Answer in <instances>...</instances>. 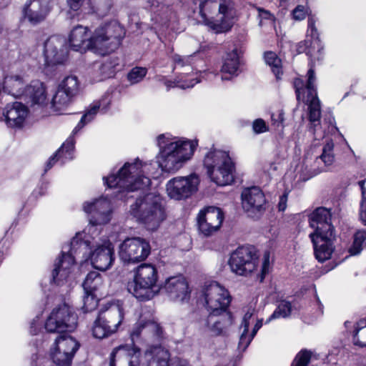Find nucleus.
Instances as JSON below:
<instances>
[{"instance_id": "f257e3e1", "label": "nucleus", "mask_w": 366, "mask_h": 366, "mask_svg": "<svg viewBox=\"0 0 366 366\" xmlns=\"http://www.w3.org/2000/svg\"><path fill=\"white\" fill-rule=\"evenodd\" d=\"M159 152V167L163 172L174 173L180 169L194 154L197 146L196 140L160 134L157 137Z\"/></svg>"}, {"instance_id": "f03ea898", "label": "nucleus", "mask_w": 366, "mask_h": 366, "mask_svg": "<svg viewBox=\"0 0 366 366\" xmlns=\"http://www.w3.org/2000/svg\"><path fill=\"white\" fill-rule=\"evenodd\" d=\"M140 354L134 345H120L111 354L110 366H169L170 354L161 346H149L141 360Z\"/></svg>"}, {"instance_id": "7ed1b4c3", "label": "nucleus", "mask_w": 366, "mask_h": 366, "mask_svg": "<svg viewBox=\"0 0 366 366\" xmlns=\"http://www.w3.org/2000/svg\"><path fill=\"white\" fill-rule=\"evenodd\" d=\"M151 163L142 164L137 159L133 164L125 163L117 174L104 177L103 180L109 188H119L127 191L144 189L151 183L150 179L144 175L151 172Z\"/></svg>"}, {"instance_id": "20e7f679", "label": "nucleus", "mask_w": 366, "mask_h": 366, "mask_svg": "<svg viewBox=\"0 0 366 366\" xmlns=\"http://www.w3.org/2000/svg\"><path fill=\"white\" fill-rule=\"evenodd\" d=\"M205 24L217 33L230 29L236 11L232 0H206L199 6Z\"/></svg>"}, {"instance_id": "39448f33", "label": "nucleus", "mask_w": 366, "mask_h": 366, "mask_svg": "<svg viewBox=\"0 0 366 366\" xmlns=\"http://www.w3.org/2000/svg\"><path fill=\"white\" fill-rule=\"evenodd\" d=\"M131 213L148 230L154 231L166 219V212L159 195L149 193L137 198L131 206Z\"/></svg>"}, {"instance_id": "423d86ee", "label": "nucleus", "mask_w": 366, "mask_h": 366, "mask_svg": "<svg viewBox=\"0 0 366 366\" xmlns=\"http://www.w3.org/2000/svg\"><path fill=\"white\" fill-rule=\"evenodd\" d=\"M124 35L125 29L117 20L102 24L92 34L93 52L105 55L115 51Z\"/></svg>"}, {"instance_id": "0eeeda50", "label": "nucleus", "mask_w": 366, "mask_h": 366, "mask_svg": "<svg viewBox=\"0 0 366 366\" xmlns=\"http://www.w3.org/2000/svg\"><path fill=\"white\" fill-rule=\"evenodd\" d=\"M158 272L151 264H142L134 270L133 280L128 282L127 290L140 301L151 300L157 292Z\"/></svg>"}, {"instance_id": "6e6552de", "label": "nucleus", "mask_w": 366, "mask_h": 366, "mask_svg": "<svg viewBox=\"0 0 366 366\" xmlns=\"http://www.w3.org/2000/svg\"><path fill=\"white\" fill-rule=\"evenodd\" d=\"M204 166L212 182L219 186L234 180V164L228 153L222 150L209 151L204 157Z\"/></svg>"}, {"instance_id": "1a4fd4ad", "label": "nucleus", "mask_w": 366, "mask_h": 366, "mask_svg": "<svg viewBox=\"0 0 366 366\" xmlns=\"http://www.w3.org/2000/svg\"><path fill=\"white\" fill-rule=\"evenodd\" d=\"M307 84L305 86L304 82L300 79H296L294 81V86L297 99L298 101H306L308 104L309 109V119L314 127L320 125V119L321 117L320 102L317 95L315 80L314 70L310 68L307 74Z\"/></svg>"}, {"instance_id": "9d476101", "label": "nucleus", "mask_w": 366, "mask_h": 366, "mask_svg": "<svg viewBox=\"0 0 366 366\" xmlns=\"http://www.w3.org/2000/svg\"><path fill=\"white\" fill-rule=\"evenodd\" d=\"M228 264L231 271L237 275L247 276L252 274L258 265L255 248L252 246L237 247L231 253Z\"/></svg>"}, {"instance_id": "9b49d317", "label": "nucleus", "mask_w": 366, "mask_h": 366, "mask_svg": "<svg viewBox=\"0 0 366 366\" xmlns=\"http://www.w3.org/2000/svg\"><path fill=\"white\" fill-rule=\"evenodd\" d=\"M77 325V316L67 305L54 308L46 320L45 329L49 332H71Z\"/></svg>"}, {"instance_id": "f8f14e48", "label": "nucleus", "mask_w": 366, "mask_h": 366, "mask_svg": "<svg viewBox=\"0 0 366 366\" xmlns=\"http://www.w3.org/2000/svg\"><path fill=\"white\" fill-rule=\"evenodd\" d=\"M149 242L140 237L127 238L119 245V254L124 262H139L144 260L150 254Z\"/></svg>"}, {"instance_id": "ddd939ff", "label": "nucleus", "mask_w": 366, "mask_h": 366, "mask_svg": "<svg viewBox=\"0 0 366 366\" xmlns=\"http://www.w3.org/2000/svg\"><path fill=\"white\" fill-rule=\"evenodd\" d=\"M205 305L210 313L226 312L230 303L228 291L217 282L205 285L203 290Z\"/></svg>"}, {"instance_id": "4468645a", "label": "nucleus", "mask_w": 366, "mask_h": 366, "mask_svg": "<svg viewBox=\"0 0 366 366\" xmlns=\"http://www.w3.org/2000/svg\"><path fill=\"white\" fill-rule=\"evenodd\" d=\"M199 184V177L195 174L187 177H174L167 183V192L172 199H184L197 191Z\"/></svg>"}, {"instance_id": "2eb2a0df", "label": "nucleus", "mask_w": 366, "mask_h": 366, "mask_svg": "<svg viewBox=\"0 0 366 366\" xmlns=\"http://www.w3.org/2000/svg\"><path fill=\"white\" fill-rule=\"evenodd\" d=\"M224 215L222 209L216 207H207L197 214L198 229L205 237H209L219 230Z\"/></svg>"}, {"instance_id": "dca6fc26", "label": "nucleus", "mask_w": 366, "mask_h": 366, "mask_svg": "<svg viewBox=\"0 0 366 366\" xmlns=\"http://www.w3.org/2000/svg\"><path fill=\"white\" fill-rule=\"evenodd\" d=\"M83 208L86 213L90 214L89 222L92 225L89 228V232L94 225L105 224L111 220L112 209L111 202L107 198L85 202Z\"/></svg>"}, {"instance_id": "f3484780", "label": "nucleus", "mask_w": 366, "mask_h": 366, "mask_svg": "<svg viewBox=\"0 0 366 366\" xmlns=\"http://www.w3.org/2000/svg\"><path fill=\"white\" fill-rule=\"evenodd\" d=\"M94 238L85 232L77 233L68 245L63 247L69 256L74 257L76 262H86L89 259V255L94 247Z\"/></svg>"}, {"instance_id": "a211bd4d", "label": "nucleus", "mask_w": 366, "mask_h": 366, "mask_svg": "<svg viewBox=\"0 0 366 366\" xmlns=\"http://www.w3.org/2000/svg\"><path fill=\"white\" fill-rule=\"evenodd\" d=\"M44 54L47 66L63 64L67 59L66 39L59 36H51L44 43Z\"/></svg>"}, {"instance_id": "6ab92c4d", "label": "nucleus", "mask_w": 366, "mask_h": 366, "mask_svg": "<svg viewBox=\"0 0 366 366\" xmlns=\"http://www.w3.org/2000/svg\"><path fill=\"white\" fill-rule=\"evenodd\" d=\"M89 259L97 269L102 271L108 269L114 260V247L112 243L109 240H104L102 242L96 240Z\"/></svg>"}, {"instance_id": "aec40b11", "label": "nucleus", "mask_w": 366, "mask_h": 366, "mask_svg": "<svg viewBox=\"0 0 366 366\" xmlns=\"http://www.w3.org/2000/svg\"><path fill=\"white\" fill-rule=\"evenodd\" d=\"M164 289L174 302H184L189 300L188 282L183 276H174L166 280Z\"/></svg>"}, {"instance_id": "412c9836", "label": "nucleus", "mask_w": 366, "mask_h": 366, "mask_svg": "<svg viewBox=\"0 0 366 366\" xmlns=\"http://www.w3.org/2000/svg\"><path fill=\"white\" fill-rule=\"evenodd\" d=\"M314 247L315 258L323 262L332 257L335 250V234H310Z\"/></svg>"}, {"instance_id": "4be33fe9", "label": "nucleus", "mask_w": 366, "mask_h": 366, "mask_svg": "<svg viewBox=\"0 0 366 366\" xmlns=\"http://www.w3.org/2000/svg\"><path fill=\"white\" fill-rule=\"evenodd\" d=\"M332 214L325 207H318L309 217L310 225L315 229L310 234H335L331 221Z\"/></svg>"}, {"instance_id": "5701e85b", "label": "nucleus", "mask_w": 366, "mask_h": 366, "mask_svg": "<svg viewBox=\"0 0 366 366\" xmlns=\"http://www.w3.org/2000/svg\"><path fill=\"white\" fill-rule=\"evenodd\" d=\"M28 108L21 102L8 104L3 111V116L6 125L11 128L23 127L28 117Z\"/></svg>"}, {"instance_id": "b1692460", "label": "nucleus", "mask_w": 366, "mask_h": 366, "mask_svg": "<svg viewBox=\"0 0 366 366\" xmlns=\"http://www.w3.org/2000/svg\"><path fill=\"white\" fill-rule=\"evenodd\" d=\"M51 0H29L26 4L24 18L32 24L42 21L50 11Z\"/></svg>"}, {"instance_id": "393cba45", "label": "nucleus", "mask_w": 366, "mask_h": 366, "mask_svg": "<svg viewBox=\"0 0 366 366\" xmlns=\"http://www.w3.org/2000/svg\"><path fill=\"white\" fill-rule=\"evenodd\" d=\"M76 261L74 257L69 256L66 251L62 250L61 257L55 264L52 272L53 281L57 285H63L71 274Z\"/></svg>"}, {"instance_id": "a878e982", "label": "nucleus", "mask_w": 366, "mask_h": 366, "mask_svg": "<svg viewBox=\"0 0 366 366\" xmlns=\"http://www.w3.org/2000/svg\"><path fill=\"white\" fill-rule=\"evenodd\" d=\"M88 31L87 27L80 25L71 30L69 41L74 51L83 52L91 49L93 51L92 35L89 36Z\"/></svg>"}, {"instance_id": "bb28decb", "label": "nucleus", "mask_w": 366, "mask_h": 366, "mask_svg": "<svg viewBox=\"0 0 366 366\" xmlns=\"http://www.w3.org/2000/svg\"><path fill=\"white\" fill-rule=\"evenodd\" d=\"M232 317L229 312L210 313L204 321V326L214 335H219L232 325Z\"/></svg>"}, {"instance_id": "cd10ccee", "label": "nucleus", "mask_w": 366, "mask_h": 366, "mask_svg": "<svg viewBox=\"0 0 366 366\" xmlns=\"http://www.w3.org/2000/svg\"><path fill=\"white\" fill-rule=\"evenodd\" d=\"M242 207L247 212H260L266 200L263 192L258 187L245 189L242 193Z\"/></svg>"}, {"instance_id": "c85d7f7f", "label": "nucleus", "mask_w": 366, "mask_h": 366, "mask_svg": "<svg viewBox=\"0 0 366 366\" xmlns=\"http://www.w3.org/2000/svg\"><path fill=\"white\" fill-rule=\"evenodd\" d=\"M119 64L117 56H109L102 62H97L93 65V76L94 81H99L112 76L117 66Z\"/></svg>"}, {"instance_id": "c756f323", "label": "nucleus", "mask_w": 366, "mask_h": 366, "mask_svg": "<svg viewBox=\"0 0 366 366\" xmlns=\"http://www.w3.org/2000/svg\"><path fill=\"white\" fill-rule=\"evenodd\" d=\"M161 328L159 325L154 321H139L134 325L131 331V338L134 342L135 339H137L141 335L144 337H149V335L160 336Z\"/></svg>"}, {"instance_id": "7c9ffc66", "label": "nucleus", "mask_w": 366, "mask_h": 366, "mask_svg": "<svg viewBox=\"0 0 366 366\" xmlns=\"http://www.w3.org/2000/svg\"><path fill=\"white\" fill-rule=\"evenodd\" d=\"M101 318L116 332L124 318V311L122 305H113L107 310L99 314Z\"/></svg>"}, {"instance_id": "2f4dec72", "label": "nucleus", "mask_w": 366, "mask_h": 366, "mask_svg": "<svg viewBox=\"0 0 366 366\" xmlns=\"http://www.w3.org/2000/svg\"><path fill=\"white\" fill-rule=\"evenodd\" d=\"M31 99L33 104L42 105L46 101V88L40 81H33L25 89L24 94Z\"/></svg>"}, {"instance_id": "473e14b6", "label": "nucleus", "mask_w": 366, "mask_h": 366, "mask_svg": "<svg viewBox=\"0 0 366 366\" xmlns=\"http://www.w3.org/2000/svg\"><path fill=\"white\" fill-rule=\"evenodd\" d=\"M105 285L103 276L99 272L94 271L90 272L86 275L82 286L84 292L95 293L99 292L102 295L101 292L105 287Z\"/></svg>"}, {"instance_id": "72a5a7b5", "label": "nucleus", "mask_w": 366, "mask_h": 366, "mask_svg": "<svg viewBox=\"0 0 366 366\" xmlns=\"http://www.w3.org/2000/svg\"><path fill=\"white\" fill-rule=\"evenodd\" d=\"M3 88L13 96L19 97L25 93L24 82L19 75H7L3 81Z\"/></svg>"}, {"instance_id": "f704fd0d", "label": "nucleus", "mask_w": 366, "mask_h": 366, "mask_svg": "<svg viewBox=\"0 0 366 366\" xmlns=\"http://www.w3.org/2000/svg\"><path fill=\"white\" fill-rule=\"evenodd\" d=\"M174 62V69H183V71L180 73H187L186 75V79L189 80L191 78L197 77L199 76L197 73H194L192 66V56H180L179 54H174L172 56Z\"/></svg>"}, {"instance_id": "c9c22d12", "label": "nucleus", "mask_w": 366, "mask_h": 366, "mask_svg": "<svg viewBox=\"0 0 366 366\" xmlns=\"http://www.w3.org/2000/svg\"><path fill=\"white\" fill-rule=\"evenodd\" d=\"M239 65V61L237 50L234 49L226 54L221 71L231 76L236 75Z\"/></svg>"}, {"instance_id": "e433bc0d", "label": "nucleus", "mask_w": 366, "mask_h": 366, "mask_svg": "<svg viewBox=\"0 0 366 366\" xmlns=\"http://www.w3.org/2000/svg\"><path fill=\"white\" fill-rule=\"evenodd\" d=\"M73 97L59 86L52 98L51 105L55 112L61 113L71 102Z\"/></svg>"}, {"instance_id": "4c0bfd02", "label": "nucleus", "mask_w": 366, "mask_h": 366, "mask_svg": "<svg viewBox=\"0 0 366 366\" xmlns=\"http://www.w3.org/2000/svg\"><path fill=\"white\" fill-rule=\"evenodd\" d=\"M55 347L74 355L79 347V344L74 337L62 335L56 340Z\"/></svg>"}, {"instance_id": "58836bf2", "label": "nucleus", "mask_w": 366, "mask_h": 366, "mask_svg": "<svg viewBox=\"0 0 366 366\" xmlns=\"http://www.w3.org/2000/svg\"><path fill=\"white\" fill-rule=\"evenodd\" d=\"M74 149V140L73 137H70L62 144L61 147L56 152L55 157H57V160H59L61 164H64L73 159Z\"/></svg>"}, {"instance_id": "ea45409f", "label": "nucleus", "mask_w": 366, "mask_h": 366, "mask_svg": "<svg viewBox=\"0 0 366 366\" xmlns=\"http://www.w3.org/2000/svg\"><path fill=\"white\" fill-rule=\"evenodd\" d=\"M58 86L73 98L76 96L79 92L78 78L74 75L65 77Z\"/></svg>"}, {"instance_id": "a19ab883", "label": "nucleus", "mask_w": 366, "mask_h": 366, "mask_svg": "<svg viewBox=\"0 0 366 366\" xmlns=\"http://www.w3.org/2000/svg\"><path fill=\"white\" fill-rule=\"evenodd\" d=\"M92 331L93 336L98 339L107 337L114 333L112 329H110V327L101 318L99 315L94 321Z\"/></svg>"}, {"instance_id": "79ce46f5", "label": "nucleus", "mask_w": 366, "mask_h": 366, "mask_svg": "<svg viewBox=\"0 0 366 366\" xmlns=\"http://www.w3.org/2000/svg\"><path fill=\"white\" fill-rule=\"evenodd\" d=\"M187 73H180L179 76L174 81H167L165 82V85L167 89L172 87H179L181 89H187L194 86L196 84L200 81L197 77L191 78L189 80L186 79V75Z\"/></svg>"}, {"instance_id": "37998d69", "label": "nucleus", "mask_w": 366, "mask_h": 366, "mask_svg": "<svg viewBox=\"0 0 366 366\" xmlns=\"http://www.w3.org/2000/svg\"><path fill=\"white\" fill-rule=\"evenodd\" d=\"M112 6V0H88V13L107 14Z\"/></svg>"}, {"instance_id": "c03bdc74", "label": "nucleus", "mask_w": 366, "mask_h": 366, "mask_svg": "<svg viewBox=\"0 0 366 366\" xmlns=\"http://www.w3.org/2000/svg\"><path fill=\"white\" fill-rule=\"evenodd\" d=\"M74 357V355H71L69 352L61 351V350H58L56 347H54L51 352L53 362L57 366H71Z\"/></svg>"}, {"instance_id": "a18cd8bd", "label": "nucleus", "mask_w": 366, "mask_h": 366, "mask_svg": "<svg viewBox=\"0 0 366 366\" xmlns=\"http://www.w3.org/2000/svg\"><path fill=\"white\" fill-rule=\"evenodd\" d=\"M292 312L291 303L286 300L280 301L277 307L266 321V323L278 318H286L289 317Z\"/></svg>"}, {"instance_id": "49530a36", "label": "nucleus", "mask_w": 366, "mask_h": 366, "mask_svg": "<svg viewBox=\"0 0 366 366\" xmlns=\"http://www.w3.org/2000/svg\"><path fill=\"white\" fill-rule=\"evenodd\" d=\"M262 319L257 320L253 330L252 331V333L248 335V332L242 333L239 337V341L238 344V348L240 350H245L247 347L249 346L250 342H252V339L256 335L257 331L262 327Z\"/></svg>"}, {"instance_id": "de8ad7c7", "label": "nucleus", "mask_w": 366, "mask_h": 366, "mask_svg": "<svg viewBox=\"0 0 366 366\" xmlns=\"http://www.w3.org/2000/svg\"><path fill=\"white\" fill-rule=\"evenodd\" d=\"M353 342L356 345L366 347V318L360 320L357 323L353 335Z\"/></svg>"}, {"instance_id": "09e8293b", "label": "nucleus", "mask_w": 366, "mask_h": 366, "mask_svg": "<svg viewBox=\"0 0 366 366\" xmlns=\"http://www.w3.org/2000/svg\"><path fill=\"white\" fill-rule=\"evenodd\" d=\"M265 62L271 67L272 72L277 79H280L282 74L281 67V60L274 52L269 51L264 54Z\"/></svg>"}, {"instance_id": "8fccbe9b", "label": "nucleus", "mask_w": 366, "mask_h": 366, "mask_svg": "<svg viewBox=\"0 0 366 366\" xmlns=\"http://www.w3.org/2000/svg\"><path fill=\"white\" fill-rule=\"evenodd\" d=\"M366 241V230L358 231L354 235L352 245L349 249L352 255H357L360 253L363 248V244Z\"/></svg>"}, {"instance_id": "3c124183", "label": "nucleus", "mask_w": 366, "mask_h": 366, "mask_svg": "<svg viewBox=\"0 0 366 366\" xmlns=\"http://www.w3.org/2000/svg\"><path fill=\"white\" fill-rule=\"evenodd\" d=\"M100 106L98 103H94L81 117L79 122L76 127L74 129L73 133L76 134L79 131L86 123L91 122L94 116L97 114Z\"/></svg>"}, {"instance_id": "603ef678", "label": "nucleus", "mask_w": 366, "mask_h": 366, "mask_svg": "<svg viewBox=\"0 0 366 366\" xmlns=\"http://www.w3.org/2000/svg\"><path fill=\"white\" fill-rule=\"evenodd\" d=\"M333 148L334 143L332 140H330L327 142L322 149V153L320 157L326 166L331 165L335 161Z\"/></svg>"}, {"instance_id": "864d4df0", "label": "nucleus", "mask_w": 366, "mask_h": 366, "mask_svg": "<svg viewBox=\"0 0 366 366\" xmlns=\"http://www.w3.org/2000/svg\"><path fill=\"white\" fill-rule=\"evenodd\" d=\"M361 189L362 199L360 201V217L362 223L366 225V178L358 182Z\"/></svg>"}, {"instance_id": "5fc2aeb1", "label": "nucleus", "mask_w": 366, "mask_h": 366, "mask_svg": "<svg viewBox=\"0 0 366 366\" xmlns=\"http://www.w3.org/2000/svg\"><path fill=\"white\" fill-rule=\"evenodd\" d=\"M147 73L145 67H134L128 74L127 78L131 84H137L141 81Z\"/></svg>"}, {"instance_id": "6e6d98bb", "label": "nucleus", "mask_w": 366, "mask_h": 366, "mask_svg": "<svg viewBox=\"0 0 366 366\" xmlns=\"http://www.w3.org/2000/svg\"><path fill=\"white\" fill-rule=\"evenodd\" d=\"M84 305L82 310L84 312H92L95 310L98 305V300L94 293L85 292L84 297Z\"/></svg>"}, {"instance_id": "4d7b16f0", "label": "nucleus", "mask_w": 366, "mask_h": 366, "mask_svg": "<svg viewBox=\"0 0 366 366\" xmlns=\"http://www.w3.org/2000/svg\"><path fill=\"white\" fill-rule=\"evenodd\" d=\"M311 358V353L307 350L300 352L294 359L291 366H307Z\"/></svg>"}, {"instance_id": "13d9d810", "label": "nucleus", "mask_w": 366, "mask_h": 366, "mask_svg": "<svg viewBox=\"0 0 366 366\" xmlns=\"http://www.w3.org/2000/svg\"><path fill=\"white\" fill-rule=\"evenodd\" d=\"M66 4L71 11L84 10L88 12V0H66Z\"/></svg>"}, {"instance_id": "bf43d9fd", "label": "nucleus", "mask_w": 366, "mask_h": 366, "mask_svg": "<svg viewBox=\"0 0 366 366\" xmlns=\"http://www.w3.org/2000/svg\"><path fill=\"white\" fill-rule=\"evenodd\" d=\"M254 313V308H249L248 310L244 314L242 322L241 324V328H243V331L242 333L248 332L249 331V327L251 322V320H252V317Z\"/></svg>"}, {"instance_id": "052dcab7", "label": "nucleus", "mask_w": 366, "mask_h": 366, "mask_svg": "<svg viewBox=\"0 0 366 366\" xmlns=\"http://www.w3.org/2000/svg\"><path fill=\"white\" fill-rule=\"evenodd\" d=\"M272 124L277 127H283L284 112L282 110H278L277 112L272 113L271 116Z\"/></svg>"}, {"instance_id": "680f3d73", "label": "nucleus", "mask_w": 366, "mask_h": 366, "mask_svg": "<svg viewBox=\"0 0 366 366\" xmlns=\"http://www.w3.org/2000/svg\"><path fill=\"white\" fill-rule=\"evenodd\" d=\"M269 253L268 252H264L263 257V262L261 269V274L259 277L260 282H262L265 275L269 272Z\"/></svg>"}, {"instance_id": "e2e57ef3", "label": "nucleus", "mask_w": 366, "mask_h": 366, "mask_svg": "<svg viewBox=\"0 0 366 366\" xmlns=\"http://www.w3.org/2000/svg\"><path fill=\"white\" fill-rule=\"evenodd\" d=\"M308 9L302 5H298L292 11L293 18L296 20H302L307 14Z\"/></svg>"}, {"instance_id": "0e129e2a", "label": "nucleus", "mask_w": 366, "mask_h": 366, "mask_svg": "<svg viewBox=\"0 0 366 366\" xmlns=\"http://www.w3.org/2000/svg\"><path fill=\"white\" fill-rule=\"evenodd\" d=\"M307 35L310 36L312 39H318L319 33L317 29L315 26V21L313 18L308 19V25H307Z\"/></svg>"}, {"instance_id": "69168bd1", "label": "nucleus", "mask_w": 366, "mask_h": 366, "mask_svg": "<svg viewBox=\"0 0 366 366\" xmlns=\"http://www.w3.org/2000/svg\"><path fill=\"white\" fill-rule=\"evenodd\" d=\"M252 127L254 132L257 134L263 133L268 130L265 122L262 119H257L254 121Z\"/></svg>"}, {"instance_id": "338daca9", "label": "nucleus", "mask_w": 366, "mask_h": 366, "mask_svg": "<svg viewBox=\"0 0 366 366\" xmlns=\"http://www.w3.org/2000/svg\"><path fill=\"white\" fill-rule=\"evenodd\" d=\"M287 202V193H285L280 197V201L278 203V209L280 211L283 212L286 209Z\"/></svg>"}, {"instance_id": "774afa93", "label": "nucleus", "mask_w": 366, "mask_h": 366, "mask_svg": "<svg viewBox=\"0 0 366 366\" xmlns=\"http://www.w3.org/2000/svg\"><path fill=\"white\" fill-rule=\"evenodd\" d=\"M58 161L59 160H57V157H55L54 154L52 157L49 158V161L47 162L46 164L45 172H47L49 169H50L54 166V164Z\"/></svg>"}]
</instances>
